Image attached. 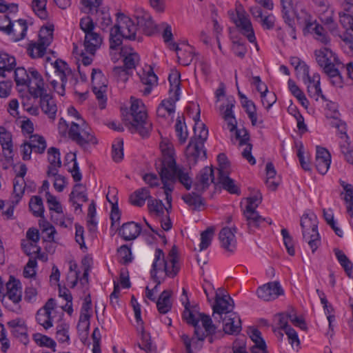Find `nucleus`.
<instances>
[{
    "mask_svg": "<svg viewBox=\"0 0 353 353\" xmlns=\"http://www.w3.org/2000/svg\"><path fill=\"white\" fill-rule=\"evenodd\" d=\"M229 172H221L219 174V183L222 185L223 189L231 194H240L239 188L235 185L234 180L229 177Z\"/></svg>",
    "mask_w": 353,
    "mask_h": 353,
    "instance_id": "nucleus-40",
    "label": "nucleus"
},
{
    "mask_svg": "<svg viewBox=\"0 0 353 353\" xmlns=\"http://www.w3.org/2000/svg\"><path fill=\"white\" fill-rule=\"evenodd\" d=\"M194 136L190 139L186 148V156L190 163L196 164L199 160L207 158L204 143L208 137V130L205 124L195 120Z\"/></svg>",
    "mask_w": 353,
    "mask_h": 353,
    "instance_id": "nucleus-5",
    "label": "nucleus"
},
{
    "mask_svg": "<svg viewBox=\"0 0 353 353\" xmlns=\"http://www.w3.org/2000/svg\"><path fill=\"white\" fill-rule=\"evenodd\" d=\"M54 68L58 79L60 81H67L68 77H72V71L68 65L62 60H57L54 63Z\"/></svg>",
    "mask_w": 353,
    "mask_h": 353,
    "instance_id": "nucleus-41",
    "label": "nucleus"
},
{
    "mask_svg": "<svg viewBox=\"0 0 353 353\" xmlns=\"http://www.w3.org/2000/svg\"><path fill=\"white\" fill-rule=\"evenodd\" d=\"M160 148L163 156V159L161 163V168L168 167L170 165V160H175L174 158L173 147L172 144L162 141L160 143Z\"/></svg>",
    "mask_w": 353,
    "mask_h": 353,
    "instance_id": "nucleus-44",
    "label": "nucleus"
},
{
    "mask_svg": "<svg viewBox=\"0 0 353 353\" xmlns=\"http://www.w3.org/2000/svg\"><path fill=\"white\" fill-rule=\"evenodd\" d=\"M314 27L312 26L309 31L314 32L315 39L323 44H327L330 39L327 35V31L321 25L316 23V21L314 22Z\"/></svg>",
    "mask_w": 353,
    "mask_h": 353,
    "instance_id": "nucleus-51",
    "label": "nucleus"
},
{
    "mask_svg": "<svg viewBox=\"0 0 353 353\" xmlns=\"http://www.w3.org/2000/svg\"><path fill=\"white\" fill-rule=\"evenodd\" d=\"M181 301L184 305L185 310L183 313V319L187 323H195L196 320L195 316L197 314V305H191L188 299V293L185 288H183Z\"/></svg>",
    "mask_w": 353,
    "mask_h": 353,
    "instance_id": "nucleus-24",
    "label": "nucleus"
},
{
    "mask_svg": "<svg viewBox=\"0 0 353 353\" xmlns=\"http://www.w3.org/2000/svg\"><path fill=\"white\" fill-rule=\"evenodd\" d=\"M195 319L196 320V323H188L195 327L196 329V326L199 321H201L202 325L205 329L207 335L214 334L216 332V326L212 323V321L211 317L209 315H207L204 313H200L199 312V307L197 308V314L195 316Z\"/></svg>",
    "mask_w": 353,
    "mask_h": 353,
    "instance_id": "nucleus-37",
    "label": "nucleus"
},
{
    "mask_svg": "<svg viewBox=\"0 0 353 353\" xmlns=\"http://www.w3.org/2000/svg\"><path fill=\"white\" fill-rule=\"evenodd\" d=\"M316 61L330 83L336 88L343 87V77L340 70L344 68L338 56L330 48H322L314 52Z\"/></svg>",
    "mask_w": 353,
    "mask_h": 353,
    "instance_id": "nucleus-2",
    "label": "nucleus"
},
{
    "mask_svg": "<svg viewBox=\"0 0 353 353\" xmlns=\"http://www.w3.org/2000/svg\"><path fill=\"white\" fill-rule=\"evenodd\" d=\"M175 131L179 142L181 144L184 143L188 137V132L185 123L182 122L181 118L179 117L176 121Z\"/></svg>",
    "mask_w": 353,
    "mask_h": 353,
    "instance_id": "nucleus-56",
    "label": "nucleus"
},
{
    "mask_svg": "<svg viewBox=\"0 0 353 353\" xmlns=\"http://www.w3.org/2000/svg\"><path fill=\"white\" fill-rule=\"evenodd\" d=\"M236 228L228 227L221 229L219 234L221 246L227 252H234L236 247Z\"/></svg>",
    "mask_w": 353,
    "mask_h": 353,
    "instance_id": "nucleus-17",
    "label": "nucleus"
},
{
    "mask_svg": "<svg viewBox=\"0 0 353 353\" xmlns=\"http://www.w3.org/2000/svg\"><path fill=\"white\" fill-rule=\"evenodd\" d=\"M334 252L338 261L339 262L340 265L343 267L345 272L347 273L348 276H350L353 268L352 263L349 260V259L347 257V256L342 250L338 248H335L334 250Z\"/></svg>",
    "mask_w": 353,
    "mask_h": 353,
    "instance_id": "nucleus-48",
    "label": "nucleus"
},
{
    "mask_svg": "<svg viewBox=\"0 0 353 353\" xmlns=\"http://www.w3.org/2000/svg\"><path fill=\"white\" fill-rule=\"evenodd\" d=\"M112 157L114 162H120L123 159V141L121 138L114 140L112 146Z\"/></svg>",
    "mask_w": 353,
    "mask_h": 353,
    "instance_id": "nucleus-53",
    "label": "nucleus"
},
{
    "mask_svg": "<svg viewBox=\"0 0 353 353\" xmlns=\"http://www.w3.org/2000/svg\"><path fill=\"white\" fill-rule=\"evenodd\" d=\"M150 190L147 188H142L136 190L130 197L132 205L141 207L145 204L146 199H150Z\"/></svg>",
    "mask_w": 353,
    "mask_h": 353,
    "instance_id": "nucleus-39",
    "label": "nucleus"
},
{
    "mask_svg": "<svg viewBox=\"0 0 353 353\" xmlns=\"http://www.w3.org/2000/svg\"><path fill=\"white\" fill-rule=\"evenodd\" d=\"M102 42V37L94 31L85 34L83 46L85 52L93 56L101 47Z\"/></svg>",
    "mask_w": 353,
    "mask_h": 353,
    "instance_id": "nucleus-26",
    "label": "nucleus"
},
{
    "mask_svg": "<svg viewBox=\"0 0 353 353\" xmlns=\"http://www.w3.org/2000/svg\"><path fill=\"white\" fill-rule=\"evenodd\" d=\"M331 163V154L325 148L316 147L315 165L321 174L327 173Z\"/></svg>",
    "mask_w": 353,
    "mask_h": 353,
    "instance_id": "nucleus-22",
    "label": "nucleus"
},
{
    "mask_svg": "<svg viewBox=\"0 0 353 353\" xmlns=\"http://www.w3.org/2000/svg\"><path fill=\"white\" fill-rule=\"evenodd\" d=\"M55 305L54 299H50L37 312L36 319L37 323L46 330L53 325L51 312L54 309Z\"/></svg>",
    "mask_w": 353,
    "mask_h": 353,
    "instance_id": "nucleus-15",
    "label": "nucleus"
},
{
    "mask_svg": "<svg viewBox=\"0 0 353 353\" xmlns=\"http://www.w3.org/2000/svg\"><path fill=\"white\" fill-rule=\"evenodd\" d=\"M16 67V60L6 53H0V77H7L12 74Z\"/></svg>",
    "mask_w": 353,
    "mask_h": 353,
    "instance_id": "nucleus-34",
    "label": "nucleus"
},
{
    "mask_svg": "<svg viewBox=\"0 0 353 353\" xmlns=\"http://www.w3.org/2000/svg\"><path fill=\"white\" fill-rule=\"evenodd\" d=\"M130 70L124 66H116L112 70V76L118 81L125 82L128 81L130 75L132 74Z\"/></svg>",
    "mask_w": 353,
    "mask_h": 353,
    "instance_id": "nucleus-59",
    "label": "nucleus"
},
{
    "mask_svg": "<svg viewBox=\"0 0 353 353\" xmlns=\"http://www.w3.org/2000/svg\"><path fill=\"white\" fill-rule=\"evenodd\" d=\"M25 181L23 179L15 178L13 182V194L15 204H17L21 199L25 190Z\"/></svg>",
    "mask_w": 353,
    "mask_h": 353,
    "instance_id": "nucleus-58",
    "label": "nucleus"
},
{
    "mask_svg": "<svg viewBox=\"0 0 353 353\" xmlns=\"http://www.w3.org/2000/svg\"><path fill=\"white\" fill-rule=\"evenodd\" d=\"M14 80L17 85H26L30 84L28 70L24 68H17L13 70Z\"/></svg>",
    "mask_w": 353,
    "mask_h": 353,
    "instance_id": "nucleus-54",
    "label": "nucleus"
},
{
    "mask_svg": "<svg viewBox=\"0 0 353 353\" xmlns=\"http://www.w3.org/2000/svg\"><path fill=\"white\" fill-rule=\"evenodd\" d=\"M33 97H40V106L42 111L49 119L54 120L56 117L57 107L52 97L44 90L41 95H32Z\"/></svg>",
    "mask_w": 353,
    "mask_h": 353,
    "instance_id": "nucleus-20",
    "label": "nucleus"
},
{
    "mask_svg": "<svg viewBox=\"0 0 353 353\" xmlns=\"http://www.w3.org/2000/svg\"><path fill=\"white\" fill-rule=\"evenodd\" d=\"M121 54L123 57V66L132 72L139 62V55L128 47H123L121 49Z\"/></svg>",
    "mask_w": 353,
    "mask_h": 353,
    "instance_id": "nucleus-31",
    "label": "nucleus"
},
{
    "mask_svg": "<svg viewBox=\"0 0 353 353\" xmlns=\"http://www.w3.org/2000/svg\"><path fill=\"white\" fill-rule=\"evenodd\" d=\"M173 46L176 52L179 63L183 65H189L193 60L192 52L190 50H183L176 43H174Z\"/></svg>",
    "mask_w": 353,
    "mask_h": 353,
    "instance_id": "nucleus-52",
    "label": "nucleus"
},
{
    "mask_svg": "<svg viewBox=\"0 0 353 353\" xmlns=\"http://www.w3.org/2000/svg\"><path fill=\"white\" fill-rule=\"evenodd\" d=\"M172 292L170 290H163L157 301V307L161 314L168 313L172 308L170 297Z\"/></svg>",
    "mask_w": 353,
    "mask_h": 353,
    "instance_id": "nucleus-38",
    "label": "nucleus"
},
{
    "mask_svg": "<svg viewBox=\"0 0 353 353\" xmlns=\"http://www.w3.org/2000/svg\"><path fill=\"white\" fill-rule=\"evenodd\" d=\"M46 3L47 0H32V2L33 11L41 19H46L48 17Z\"/></svg>",
    "mask_w": 353,
    "mask_h": 353,
    "instance_id": "nucleus-57",
    "label": "nucleus"
},
{
    "mask_svg": "<svg viewBox=\"0 0 353 353\" xmlns=\"http://www.w3.org/2000/svg\"><path fill=\"white\" fill-rule=\"evenodd\" d=\"M29 208L35 217H43L44 206L42 199L39 196H33L29 202Z\"/></svg>",
    "mask_w": 353,
    "mask_h": 353,
    "instance_id": "nucleus-46",
    "label": "nucleus"
},
{
    "mask_svg": "<svg viewBox=\"0 0 353 353\" xmlns=\"http://www.w3.org/2000/svg\"><path fill=\"white\" fill-rule=\"evenodd\" d=\"M68 135L83 149H87L90 144L97 143V139L91 133V129L83 119H79V122L72 121Z\"/></svg>",
    "mask_w": 353,
    "mask_h": 353,
    "instance_id": "nucleus-9",
    "label": "nucleus"
},
{
    "mask_svg": "<svg viewBox=\"0 0 353 353\" xmlns=\"http://www.w3.org/2000/svg\"><path fill=\"white\" fill-rule=\"evenodd\" d=\"M97 20L99 23L100 28L105 30L108 28L110 27L112 23V21L110 14L108 11L103 10H97Z\"/></svg>",
    "mask_w": 353,
    "mask_h": 353,
    "instance_id": "nucleus-60",
    "label": "nucleus"
},
{
    "mask_svg": "<svg viewBox=\"0 0 353 353\" xmlns=\"http://www.w3.org/2000/svg\"><path fill=\"white\" fill-rule=\"evenodd\" d=\"M179 99V97L170 94L168 99L163 100L159 105L157 114L159 117H166L172 115L175 112V103Z\"/></svg>",
    "mask_w": 353,
    "mask_h": 353,
    "instance_id": "nucleus-27",
    "label": "nucleus"
},
{
    "mask_svg": "<svg viewBox=\"0 0 353 353\" xmlns=\"http://www.w3.org/2000/svg\"><path fill=\"white\" fill-rule=\"evenodd\" d=\"M219 321H223V331L225 334L236 335L241 330V319L236 313L225 314Z\"/></svg>",
    "mask_w": 353,
    "mask_h": 353,
    "instance_id": "nucleus-19",
    "label": "nucleus"
},
{
    "mask_svg": "<svg viewBox=\"0 0 353 353\" xmlns=\"http://www.w3.org/2000/svg\"><path fill=\"white\" fill-rule=\"evenodd\" d=\"M46 195L49 210L57 214H63L62 206L56 196L52 195L48 191L46 192Z\"/></svg>",
    "mask_w": 353,
    "mask_h": 353,
    "instance_id": "nucleus-64",
    "label": "nucleus"
},
{
    "mask_svg": "<svg viewBox=\"0 0 353 353\" xmlns=\"http://www.w3.org/2000/svg\"><path fill=\"white\" fill-rule=\"evenodd\" d=\"M134 17L137 20V25L130 17L123 14L119 13L117 14V23L114 25L115 31L120 32L124 39L129 40H135L137 39L136 35L138 27L148 36L154 33L156 25L150 14L144 8L137 7L134 10Z\"/></svg>",
    "mask_w": 353,
    "mask_h": 353,
    "instance_id": "nucleus-1",
    "label": "nucleus"
},
{
    "mask_svg": "<svg viewBox=\"0 0 353 353\" xmlns=\"http://www.w3.org/2000/svg\"><path fill=\"white\" fill-rule=\"evenodd\" d=\"M48 161L50 163L47 171L48 176L57 175L58 168L61 166L60 152L58 148L52 147L48 150Z\"/></svg>",
    "mask_w": 353,
    "mask_h": 353,
    "instance_id": "nucleus-28",
    "label": "nucleus"
},
{
    "mask_svg": "<svg viewBox=\"0 0 353 353\" xmlns=\"http://www.w3.org/2000/svg\"><path fill=\"white\" fill-rule=\"evenodd\" d=\"M321 77L319 73H314L310 80L303 81L307 85V93L311 98L318 101L321 97L323 101H327L321 88Z\"/></svg>",
    "mask_w": 353,
    "mask_h": 353,
    "instance_id": "nucleus-23",
    "label": "nucleus"
},
{
    "mask_svg": "<svg viewBox=\"0 0 353 353\" xmlns=\"http://www.w3.org/2000/svg\"><path fill=\"white\" fill-rule=\"evenodd\" d=\"M30 84H28L31 95H41L44 88V82L39 72L33 68H28Z\"/></svg>",
    "mask_w": 353,
    "mask_h": 353,
    "instance_id": "nucleus-21",
    "label": "nucleus"
},
{
    "mask_svg": "<svg viewBox=\"0 0 353 353\" xmlns=\"http://www.w3.org/2000/svg\"><path fill=\"white\" fill-rule=\"evenodd\" d=\"M27 141L34 149L35 153L43 154L46 149V141L44 137L39 134H31Z\"/></svg>",
    "mask_w": 353,
    "mask_h": 353,
    "instance_id": "nucleus-42",
    "label": "nucleus"
},
{
    "mask_svg": "<svg viewBox=\"0 0 353 353\" xmlns=\"http://www.w3.org/2000/svg\"><path fill=\"white\" fill-rule=\"evenodd\" d=\"M262 196L260 193H256L253 196L246 199V205L243 210V215L247 221V225L250 231L255 229L272 224L270 219L263 218L256 210L257 207L261 203Z\"/></svg>",
    "mask_w": 353,
    "mask_h": 353,
    "instance_id": "nucleus-7",
    "label": "nucleus"
},
{
    "mask_svg": "<svg viewBox=\"0 0 353 353\" xmlns=\"http://www.w3.org/2000/svg\"><path fill=\"white\" fill-rule=\"evenodd\" d=\"M235 100L230 96L225 99V101L219 107L220 114L227 122L228 128L230 132L236 131V139L239 141V145L246 144L250 139V135L245 128L236 129L237 122L232 112L234 107Z\"/></svg>",
    "mask_w": 353,
    "mask_h": 353,
    "instance_id": "nucleus-8",
    "label": "nucleus"
},
{
    "mask_svg": "<svg viewBox=\"0 0 353 353\" xmlns=\"http://www.w3.org/2000/svg\"><path fill=\"white\" fill-rule=\"evenodd\" d=\"M68 330L69 325L66 323L62 322L57 326L56 337L59 342L64 343L69 341Z\"/></svg>",
    "mask_w": 353,
    "mask_h": 353,
    "instance_id": "nucleus-62",
    "label": "nucleus"
},
{
    "mask_svg": "<svg viewBox=\"0 0 353 353\" xmlns=\"http://www.w3.org/2000/svg\"><path fill=\"white\" fill-rule=\"evenodd\" d=\"M88 200L85 188L81 183L76 184L70 194V201L72 203V205H74L77 203V201L86 202Z\"/></svg>",
    "mask_w": 353,
    "mask_h": 353,
    "instance_id": "nucleus-43",
    "label": "nucleus"
},
{
    "mask_svg": "<svg viewBox=\"0 0 353 353\" xmlns=\"http://www.w3.org/2000/svg\"><path fill=\"white\" fill-rule=\"evenodd\" d=\"M214 230L213 228H208L201 233V243L199 251L206 250L210 245L214 236Z\"/></svg>",
    "mask_w": 353,
    "mask_h": 353,
    "instance_id": "nucleus-55",
    "label": "nucleus"
},
{
    "mask_svg": "<svg viewBox=\"0 0 353 353\" xmlns=\"http://www.w3.org/2000/svg\"><path fill=\"white\" fill-rule=\"evenodd\" d=\"M195 336L189 337L187 334H182L181 336V341L185 348L186 353H195L200 351L203 345L205 338L204 333L199 334L197 329L194 331Z\"/></svg>",
    "mask_w": 353,
    "mask_h": 353,
    "instance_id": "nucleus-16",
    "label": "nucleus"
},
{
    "mask_svg": "<svg viewBox=\"0 0 353 353\" xmlns=\"http://www.w3.org/2000/svg\"><path fill=\"white\" fill-rule=\"evenodd\" d=\"M8 328L12 334L19 339L23 343H26L27 339V327L25 322L21 319H15L7 323Z\"/></svg>",
    "mask_w": 353,
    "mask_h": 353,
    "instance_id": "nucleus-25",
    "label": "nucleus"
},
{
    "mask_svg": "<svg viewBox=\"0 0 353 353\" xmlns=\"http://www.w3.org/2000/svg\"><path fill=\"white\" fill-rule=\"evenodd\" d=\"M137 330L140 336L141 343H138V346L145 352H154L156 349L153 345L149 333L145 331L143 323L137 324Z\"/></svg>",
    "mask_w": 353,
    "mask_h": 353,
    "instance_id": "nucleus-35",
    "label": "nucleus"
},
{
    "mask_svg": "<svg viewBox=\"0 0 353 353\" xmlns=\"http://www.w3.org/2000/svg\"><path fill=\"white\" fill-rule=\"evenodd\" d=\"M199 192L188 193L183 196L182 199L185 203L193 208L194 210H199L200 207L204 205L203 199Z\"/></svg>",
    "mask_w": 353,
    "mask_h": 353,
    "instance_id": "nucleus-47",
    "label": "nucleus"
},
{
    "mask_svg": "<svg viewBox=\"0 0 353 353\" xmlns=\"http://www.w3.org/2000/svg\"><path fill=\"white\" fill-rule=\"evenodd\" d=\"M139 76L141 81L147 85L143 90L144 94H149L151 92L152 86L157 84L158 78L157 75L154 74L153 69L149 66L147 70H143Z\"/></svg>",
    "mask_w": 353,
    "mask_h": 353,
    "instance_id": "nucleus-36",
    "label": "nucleus"
},
{
    "mask_svg": "<svg viewBox=\"0 0 353 353\" xmlns=\"http://www.w3.org/2000/svg\"><path fill=\"white\" fill-rule=\"evenodd\" d=\"M180 73L177 71L172 72L168 77V81L170 85L169 94H172L173 96H176V94H177L178 97H179L180 95Z\"/></svg>",
    "mask_w": 353,
    "mask_h": 353,
    "instance_id": "nucleus-49",
    "label": "nucleus"
},
{
    "mask_svg": "<svg viewBox=\"0 0 353 353\" xmlns=\"http://www.w3.org/2000/svg\"><path fill=\"white\" fill-rule=\"evenodd\" d=\"M243 107L245 109V112L248 115L249 119L251 121L252 125H256L257 124L263 123V121L260 120L258 121L256 106L253 101L248 100L245 98V100L241 101Z\"/></svg>",
    "mask_w": 353,
    "mask_h": 353,
    "instance_id": "nucleus-45",
    "label": "nucleus"
},
{
    "mask_svg": "<svg viewBox=\"0 0 353 353\" xmlns=\"http://www.w3.org/2000/svg\"><path fill=\"white\" fill-rule=\"evenodd\" d=\"M39 42L40 45L37 48L36 56L39 54H41L44 50H46L47 47L50 46L53 39V28L51 27H42L39 34Z\"/></svg>",
    "mask_w": 353,
    "mask_h": 353,
    "instance_id": "nucleus-32",
    "label": "nucleus"
},
{
    "mask_svg": "<svg viewBox=\"0 0 353 353\" xmlns=\"http://www.w3.org/2000/svg\"><path fill=\"white\" fill-rule=\"evenodd\" d=\"M283 293L284 291L278 281L268 283L256 290L258 297L265 301L275 300Z\"/></svg>",
    "mask_w": 353,
    "mask_h": 353,
    "instance_id": "nucleus-14",
    "label": "nucleus"
},
{
    "mask_svg": "<svg viewBox=\"0 0 353 353\" xmlns=\"http://www.w3.org/2000/svg\"><path fill=\"white\" fill-rule=\"evenodd\" d=\"M179 271V265L175 247L172 248L166 259L162 250H155L154 259L150 271L151 276H156L159 272H164L166 276L173 278Z\"/></svg>",
    "mask_w": 353,
    "mask_h": 353,
    "instance_id": "nucleus-6",
    "label": "nucleus"
},
{
    "mask_svg": "<svg viewBox=\"0 0 353 353\" xmlns=\"http://www.w3.org/2000/svg\"><path fill=\"white\" fill-rule=\"evenodd\" d=\"M234 23L239 29L240 32L247 37L250 43L256 42V37L252 23L249 19L248 14L242 7L236 8V19H234Z\"/></svg>",
    "mask_w": 353,
    "mask_h": 353,
    "instance_id": "nucleus-13",
    "label": "nucleus"
},
{
    "mask_svg": "<svg viewBox=\"0 0 353 353\" xmlns=\"http://www.w3.org/2000/svg\"><path fill=\"white\" fill-rule=\"evenodd\" d=\"M170 165L160 168L159 174L163 184V188L165 195V200L171 208L172 195L174 183L179 181L187 190L192 187V180L190 176V169L176 165L175 160H170Z\"/></svg>",
    "mask_w": 353,
    "mask_h": 353,
    "instance_id": "nucleus-3",
    "label": "nucleus"
},
{
    "mask_svg": "<svg viewBox=\"0 0 353 353\" xmlns=\"http://www.w3.org/2000/svg\"><path fill=\"white\" fill-rule=\"evenodd\" d=\"M28 30V25L26 20L19 19L12 21L10 27V34L8 35L11 37L13 41H19L23 39L26 35Z\"/></svg>",
    "mask_w": 353,
    "mask_h": 353,
    "instance_id": "nucleus-30",
    "label": "nucleus"
},
{
    "mask_svg": "<svg viewBox=\"0 0 353 353\" xmlns=\"http://www.w3.org/2000/svg\"><path fill=\"white\" fill-rule=\"evenodd\" d=\"M130 112L125 119V125L132 133H139L142 137H148L152 130V123L148 119L146 108L140 99L131 97Z\"/></svg>",
    "mask_w": 353,
    "mask_h": 353,
    "instance_id": "nucleus-4",
    "label": "nucleus"
},
{
    "mask_svg": "<svg viewBox=\"0 0 353 353\" xmlns=\"http://www.w3.org/2000/svg\"><path fill=\"white\" fill-rule=\"evenodd\" d=\"M141 232V225L132 221L123 224L119 234L124 240L130 241L136 239Z\"/></svg>",
    "mask_w": 353,
    "mask_h": 353,
    "instance_id": "nucleus-33",
    "label": "nucleus"
},
{
    "mask_svg": "<svg viewBox=\"0 0 353 353\" xmlns=\"http://www.w3.org/2000/svg\"><path fill=\"white\" fill-rule=\"evenodd\" d=\"M296 17L300 23L305 24V28L307 29V30H310L312 26H314L312 17L306 9H301L299 12L296 14Z\"/></svg>",
    "mask_w": 353,
    "mask_h": 353,
    "instance_id": "nucleus-63",
    "label": "nucleus"
},
{
    "mask_svg": "<svg viewBox=\"0 0 353 353\" xmlns=\"http://www.w3.org/2000/svg\"><path fill=\"white\" fill-rule=\"evenodd\" d=\"M7 292L6 296L14 303H18L21 300V286L19 281L10 276V279L6 283Z\"/></svg>",
    "mask_w": 353,
    "mask_h": 353,
    "instance_id": "nucleus-29",
    "label": "nucleus"
},
{
    "mask_svg": "<svg viewBox=\"0 0 353 353\" xmlns=\"http://www.w3.org/2000/svg\"><path fill=\"white\" fill-rule=\"evenodd\" d=\"M33 338L36 343L39 346L52 348L53 351H55L56 343L51 338L39 333L34 334Z\"/></svg>",
    "mask_w": 353,
    "mask_h": 353,
    "instance_id": "nucleus-61",
    "label": "nucleus"
},
{
    "mask_svg": "<svg viewBox=\"0 0 353 353\" xmlns=\"http://www.w3.org/2000/svg\"><path fill=\"white\" fill-rule=\"evenodd\" d=\"M148 208L151 214L159 217L163 215L164 209L168 212V209L165 208L162 201L152 198L148 199Z\"/></svg>",
    "mask_w": 353,
    "mask_h": 353,
    "instance_id": "nucleus-50",
    "label": "nucleus"
},
{
    "mask_svg": "<svg viewBox=\"0 0 353 353\" xmlns=\"http://www.w3.org/2000/svg\"><path fill=\"white\" fill-rule=\"evenodd\" d=\"M234 307V301L229 295L216 292L215 303L212 306L213 316L215 319H222L223 315L233 313Z\"/></svg>",
    "mask_w": 353,
    "mask_h": 353,
    "instance_id": "nucleus-12",
    "label": "nucleus"
},
{
    "mask_svg": "<svg viewBox=\"0 0 353 353\" xmlns=\"http://www.w3.org/2000/svg\"><path fill=\"white\" fill-rule=\"evenodd\" d=\"M213 169L210 167L203 168L197 175L194 183V190L198 192L205 191L211 183H214Z\"/></svg>",
    "mask_w": 353,
    "mask_h": 353,
    "instance_id": "nucleus-18",
    "label": "nucleus"
},
{
    "mask_svg": "<svg viewBox=\"0 0 353 353\" xmlns=\"http://www.w3.org/2000/svg\"><path fill=\"white\" fill-rule=\"evenodd\" d=\"M91 78L92 91L98 101L99 108L103 110L105 108L107 103L105 94L107 90L106 80L101 71L94 68L92 69Z\"/></svg>",
    "mask_w": 353,
    "mask_h": 353,
    "instance_id": "nucleus-11",
    "label": "nucleus"
},
{
    "mask_svg": "<svg viewBox=\"0 0 353 353\" xmlns=\"http://www.w3.org/2000/svg\"><path fill=\"white\" fill-rule=\"evenodd\" d=\"M317 224V218L313 213L303 214L301 219L303 239L308 243L313 253L321 245Z\"/></svg>",
    "mask_w": 353,
    "mask_h": 353,
    "instance_id": "nucleus-10",
    "label": "nucleus"
}]
</instances>
